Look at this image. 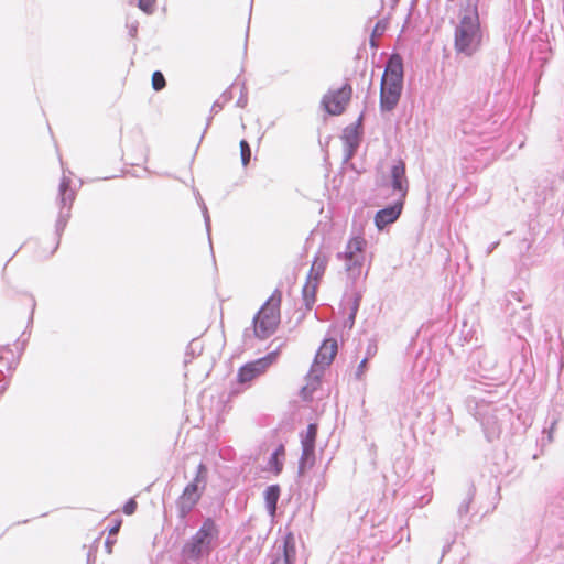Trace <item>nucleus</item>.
<instances>
[{
  "instance_id": "1",
  "label": "nucleus",
  "mask_w": 564,
  "mask_h": 564,
  "mask_svg": "<svg viewBox=\"0 0 564 564\" xmlns=\"http://www.w3.org/2000/svg\"><path fill=\"white\" fill-rule=\"evenodd\" d=\"M482 39L484 32L477 7L468 3L454 30V50L458 55L471 57L480 50Z\"/></svg>"
},
{
  "instance_id": "2",
  "label": "nucleus",
  "mask_w": 564,
  "mask_h": 564,
  "mask_svg": "<svg viewBox=\"0 0 564 564\" xmlns=\"http://www.w3.org/2000/svg\"><path fill=\"white\" fill-rule=\"evenodd\" d=\"M403 89V62L400 55L390 56L380 84V108L391 111L398 105Z\"/></svg>"
},
{
  "instance_id": "3",
  "label": "nucleus",
  "mask_w": 564,
  "mask_h": 564,
  "mask_svg": "<svg viewBox=\"0 0 564 564\" xmlns=\"http://www.w3.org/2000/svg\"><path fill=\"white\" fill-rule=\"evenodd\" d=\"M282 292L274 290L253 318L254 335L260 339L270 337L280 324Z\"/></svg>"
},
{
  "instance_id": "4",
  "label": "nucleus",
  "mask_w": 564,
  "mask_h": 564,
  "mask_svg": "<svg viewBox=\"0 0 564 564\" xmlns=\"http://www.w3.org/2000/svg\"><path fill=\"white\" fill-rule=\"evenodd\" d=\"M218 535L219 530L215 521L207 518L199 530L185 545L184 551L193 560H197L203 555H208L212 552Z\"/></svg>"
},
{
  "instance_id": "5",
  "label": "nucleus",
  "mask_w": 564,
  "mask_h": 564,
  "mask_svg": "<svg viewBox=\"0 0 564 564\" xmlns=\"http://www.w3.org/2000/svg\"><path fill=\"white\" fill-rule=\"evenodd\" d=\"M207 468L199 464L196 476L177 499V509L182 518L186 517L197 505L206 486Z\"/></svg>"
},
{
  "instance_id": "6",
  "label": "nucleus",
  "mask_w": 564,
  "mask_h": 564,
  "mask_svg": "<svg viewBox=\"0 0 564 564\" xmlns=\"http://www.w3.org/2000/svg\"><path fill=\"white\" fill-rule=\"evenodd\" d=\"M280 351L274 350L259 359L246 362L237 371V382L239 384H250L253 380L265 375L267 371L278 361Z\"/></svg>"
},
{
  "instance_id": "7",
  "label": "nucleus",
  "mask_w": 564,
  "mask_h": 564,
  "mask_svg": "<svg viewBox=\"0 0 564 564\" xmlns=\"http://www.w3.org/2000/svg\"><path fill=\"white\" fill-rule=\"evenodd\" d=\"M367 241L362 236L352 237L343 253L345 267L348 272L360 274L366 258Z\"/></svg>"
},
{
  "instance_id": "8",
  "label": "nucleus",
  "mask_w": 564,
  "mask_h": 564,
  "mask_svg": "<svg viewBox=\"0 0 564 564\" xmlns=\"http://www.w3.org/2000/svg\"><path fill=\"white\" fill-rule=\"evenodd\" d=\"M351 95L352 87L349 84H345L343 87L329 90L324 95L322 105L329 115L339 116L345 111L351 99Z\"/></svg>"
},
{
  "instance_id": "9",
  "label": "nucleus",
  "mask_w": 564,
  "mask_h": 564,
  "mask_svg": "<svg viewBox=\"0 0 564 564\" xmlns=\"http://www.w3.org/2000/svg\"><path fill=\"white\" fill-rule=\"evenodd\" d=\"M317 437V424L312 423L307 426L305 434L302 435V456L300 469L312 467L315 463V442Z\"/></svg>"
},
{
  "instance_id": "10",
  "label": "nucleus",
  "mask_w": 564,
  "mask_h": 564,
  "mask_svg": "<svg viewBox=\"0 0 564 564\" xmlns=\"http://www.w3.org/2000/svg\"><path fill=\"white\" fill-rule=\"evenodd\" d=\"M391 186L398 193V199L405 200L409 191V181L405 174V163L399 160L390 171Z\"/></svg>"
},
{
  "instance_id": "11",
  "label": "nucleus",
  "mask_w": 564,
  "mask_h": 564,
  "mask_svg": "<svg viewBox=\"0 0 564 564\" xmlns=\"http://www.w3.org/2000/svg\"><path fill=\"white\" fill-rule=\"evenodd\" d=\"M404 200L398 199L392 206L380 209L376 213L375 225L379 230L394 223L401 215Z\"/></svg>"
},
{
  "instance_id": "12",
  "label": "nucleus",
  "mask_w": 564,
  "mask_h": 564,
  "mask_svg": "<svg viewBox=\"0 0 564 564\" xmlns=\"http://www.w3.org/2000/svg\"><path fill=\"white\" fill-rule=\"evenodd\" d=\"M338 351L337 341L333 338L325 339L316 352L314 364L323 368L329 366Z\"/></svg>"
},
{
  "instance_id": "13",
  "label": "nucleus",
  "mask_w": 564,
  "mask_h": 564,
  "mask_svg": "<svg viewBox=\"0 0 564 564\" xmlns=\"http://www.w3.org/2000/svg\"><path fill=\"white\" fill-rule=\"evenodd\" d=\"M328 263V257L325 253L318 252L312 263L308 276H307V284L305 289L308 286V284L314 281L313 288L316 286L319 279L325 273L326 267Z\"/></svg>"
},
{
  "instance_id": "14",
  "label": "nucleus",
  "mask_w": 564,
  "mask_h": 564,
  "mask_svg": "<svg viewBox=\"0 0 564 564\" xmlns=\"http://www.w3.org/2000/svg\"><path fill=\"white\" fill-rule=\"evenodd\" d=\"M296 560V544L293 533L289 532L284 538L283 554L278 556L272 564H294Z\"/></svg>"
},
{
  "instance_id": "15",
  "label": "nucleus",
  "mask_w": 564,
  "mask_h": 564,
  "mask_svg": "<svg viewBox=\"0 0 564 564\" xmlns=\"http://www.w3.org/2000/svg\"><path fill=\"white\" fill-rule=\"evenodd\" d=\"M343 140L347 147L348 155H352L354 151L359 144V133L356 127L346 128L344 131Z\"/></svg>"
},
{
  "instance_id": "16",
  "label": "nucleus",
  "mask_w": 564,
  "mask_h": 564,
  "mask_svg": "<svg viewBox=\"0 0 564 564\" xmlns=\"http://www.w3.org/2000/svg\"><path fill=\"white\" fill-rule=\"evenodd\" d=\"M58 191H59L62 209H64V208L69 209L75 199V194H74V191L69 186V181L63 180L59 184Z\"/></svg>"
},
{
  "instance_id": "17",
  "label": "nucleus",
  "mask_w": 564,
  "mask_h": 564,
  "mask_svg": "<svg viewBox=\"0 0 564 564\" xmlns=\"http://www.w3.org/2000/svg\"><path fill=\"white\" fill-rule=\"evenodd\" d=\"M285 456V448L281 444L278 446L275 452L272 454V456L269 459V469L274 473V475H279L283 469V458Z\"/></svg>"
},
{
  "instance_id": "18",
  "label": "nucleus",
  "mask_w": 564,
  "mask_h": 564,
  "mask_svg": "<svg viewBox=\"0 0 564 564\" xmlns=\"http://www.w3.org/2000/svg\"><path fill=\"white\" fill-rule=\"evenodd\" d=\"M279 497L280 487L278 485H272L268 487L264 491L265 505L271 516L275 513Z\"/></svg>"
},
{
  "instance_id": "19",
  "label": "nucleus",
  "mask_w": 564,
  "mask_h": 564,
  "mask_svg": "<svg viewBox=\"0 0 564 564\" xmlns=\"http://www.w3.org/2000/svg\"><path fill=\"white\" fill-rule=\"evenodd\" d=\"M240 147V155L242 164L246 166L250 162L251 159V149L249 143L246 140H241L239 143Z\"/></svg>"
},
{
  "instance_id": "20",
  "label": "nucleus",
  "mask_w": 564,
  "mask_h": 564,
  "mask_svg": "<svg viewBox=\"0 0 564 564\" xmlns=\"http://www.w3.org/2000/svg\"><path fill=\"white\" fill-rule=\"evenodd\" d=\"M151 82H152L153 89L156 91L162 90L166 86L165 78H164L163 74L159 70H156L152 74Z\"/></svg>"
},
{
  "instance_id": "21",
  "label": "nucleus",
  "mask_w": 564,
  "mask_h": 564,
  "mask_svg": "<svg viewBox=\"0 0 564 564\" xmlns=\"http://www.w3.org/2000/svg\"><path fill=\"white\" fill-rule=\"evenodd\" d=\"M384 30H386V24L383 22H381V21H379L375 25L373 31H372V35H371V39H370V45L372 47L376 48L378 46V44L376 42V37L381 36L383 34Z\"/></svg>"
},
{
  "instance_id": "22",
  "label": "nucleus",
  "mask_w": 564,
  "mask_h": 564,
  "mask_svg": "<svg viewBox=\"0 0 564 564\" xmlns=\"http://www.w3.org/2000/svg\"><path fill=\"white\" fill-rule=\"evenodd\" d=\"M156 0H139L138 7L147 14L153 13Z\"/></svg>"
},
{
  "instance_id": "23",
  "label": "nucleus",
  "mask_w": 564,
  "mask_h": 564,
  "mask_svg": "<svg viewBox=\"0 0 564 564\" xmlns=\"http://www.w3.org/2000/svg\"><path fill=\"white\" fill-rule=\"evenodd\" d=\"M138 508V502L131 498L130 500H128L124 506H123V512L127 514V516H131L135 512Z\"/></svg>"
},
{
  "instance_id": "24",
  "label": "nucleus",
  "mask_w": 564,
  "mask_h": 564,
  "mask_svg": "<svg viewBox=\"0 0 564 564\" xmlns=\"http://www.w3.org/2000/svg\"><path fill=\"white\" fill-rule=\"evenodd\" d=\"M319 384V380L318 378H315L312 380L311 383L306 384L303 389H302V393H303V397L304 399L307 398V391L312 392L313 390L316 389V387Z\"/></svg>"
},
{
  "instance_id": "25",
  "label": "nucleus",
  "mask_w": 564,
  "mask_h": 564,
  "mask_svg": "<svg viewBox=\"0 0 564 564\" xmlns=\"http://www.w3.org/2000/svg\"><path fill=\"white\" fill-rule=\"evenodd\" d=\"M121 524V519L116 520L115 524L109 529V535H116L119 532Z\"/></svg>"
},
{
  "instance_id": "26",
  "label": "nucleus",
  "mask_w": 564,
  "mask_h": 564,
  "mask_svg": "<svg viewBox=\"0 0 564 564\" xmlns=\"http://www.w3.org/2000/svg\"><path fill=\"white\" fill-rule=\"evenodd\" d=\"M113 543H115V541H112V542L109 540L106 541V546H107L109 553L112 551Z\"/></svg>"
},
{
  "instance_id": "27",
  "label": "nucleus",
  "mask_w": 564,
  "mask_h": 564,
  "mask_svg": "<svg viewBox=\"0 0 564 564\" xmlns=\"http://www.w3.org/2000/svg\"><path fill=\"white\" fill-rule=\"evenodd\" d=\"M366 362H367V359H364L360 365H359V369L361 370L365 366H366Z\"/></svg>"
},
{
  "instance_id": "28",
  "label": "nucleus",
  "mask_w": 564,
  "mask_h": 564,
  "mask_svg": "<svg viewBox=\"0 0 564 564\" xmlns=\"http://www.w3.org/2000/svg\"><path fill=\"white\" fill-rule=\"evenodd\" d=\"M392 1H393V3L395 4L399 0H392Z\"/></svg>"
}]
</instances>
